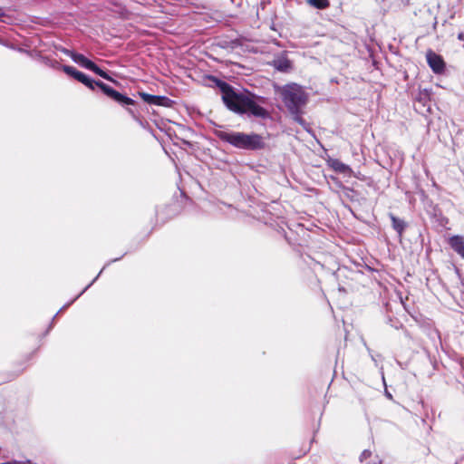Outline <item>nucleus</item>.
Returning a JSON list of instances; mask_svg holds the SVG:
<instances>
[{
	"instance_id": "12",
	"label": "nucleus",
	"mask_w": 464,
	"mask_h": 464,
	"mask_svg": "<svg viewBox=\"0 0 464 464\" xmlns=\"http://www.w3.org/2000/svg\"><path fill=\"white\" fill-rule=\"evenodd\" d=\"M307 4L317 9H325L329 6V0H306Z\"/></svg>"
},
{
	"instance_id": "18",
	"label": "nucleus",
	"mask_w": 464,
	"mask_h": 464,
	"mask_svg": "<svg viewBox=\"0 0 464 464\" xmlns=\"http://www.w3.org/2000/svg\"><path fill=\"white\" fill-rule=\"evenodd\" d=\"M367 464H382L381 461H378V462H369Z\"/></svg>"
},
{
	"instance_id": "13",
	"label": "nucleus",
	"mask_w": 464,
	"mask_h": 464,
	"mask_svg": "<svg viewBox=\"0 0 464 464\" xmlns=\"http://www.w3.org/2000/svg\"><path fill=\"white\" fill-rule=\"evenodd\" d=\"M391 219H392V227L393 228L400 234L401 235V233L403 232L404 228H405V223L403 222V220L400 219V218H397L396 217L394 216H391Z\"/></svg>"
},
{
	"instance_id": "4",
	"label": "nucleus",
	"mask_w": 464,
	"mask_h": 464,
	"mask_svg": "<svg viewBox=\"0 0 464 464\" xmlns=\"http://www.w3.org/2000/svg\"><path fill=\"white\" fill-rule=\"evenodd\" d=\"M217 136L223 141L229 143L235 148L256 150L265 147V141L261 135L256 133H244L237 131H217Z\"/></svg>"
},
{
	"instance_id": "8",
	"label": "nucleus",
	"mask_w": 464,
	"mask_h": 464,
	"mask_svg": "<svg viewBox=\"0 0 464 464\" xmlns=\"http://www.w3.org/2000/svg\"><path fill=\"white\" fill-rule=\"evenodd\" d=\"M327 164L333 170L337 173H342L347 176H351L353 174L352 169L337 159H329L327 160Z\"/></svg>"
},
{
	"instance_id": "19",
	"label": "nucleus",
	"mask_w": 464,
	"mask_h": 464,
	"mask_svg": "<svg viewBox=\"0 0 464 464\" xmlns=\"http://www.w3.org/2000/svg\"><path fill=\"white\" fill-rule=\"evenodd\" d=\"M81 295L79 294L75 298H73V300H72V303H74V301H76V298H78Z\"/></svg>"
},
{
	"instance_id": "15",
	"label": "nucleus",
	"mask_w": 464,
	"mask_h": 464,
	"mask_svg": "<svg viewBox=\"0 0 464 464\" xmlns=\"http://www.w3.org/2000/svg\"><path fill=\"white\" fill-rule=\"evenodd\" d=\"M102 272V270L99 273V275L88 285H86V287L80 293V295L84 293L95 282V280L98 278V276L101 275Z\"/></svg>"
},
{
	"instance_id": "5",
	"label": "nucleus",
	"mask_w": 464,
	"mask_h": 464,
	"mask_svg": "<svg viewBox=\"0 0 464 464\" xmlns=\"http://www.w3.org/2000/svg\"><path fill=\"white\" fill-rule=\"evenodd\" d=\"M63 53L66 55H68L69 57H71V59L74 63H78L82 67L95 72L96 74L100 75L101 77H102L105 80L112 81V79L109 76V74L106 72L102 71L100 67H98L93 62L89 60L83 54L77 53L75 52H72V51L67 50V49H64Z\"/></svg>"
},
{
	"instance_id": "20",
	"label": "nucleus",
	"mask_w": 464,
	"mask_h": 464,
	"mask_svg": "<svg viewBox=\"0 0 464 464\" xmlns=\"http://www.w3.org/2000/svg\"><path fill=\"white\" fill-rule=\"evenodd\" d=\"M81 295L79 294L75 298H73V300H72V303H74V301H76V298H78Z\"/></svg>"
},
{
	"instance_id": "10",
	"label": "nucleus",
	"mask_w": 464,
	"mask_h": 464,
	"mask_svg": "<svg viewBox=\"0 0 464 464\" xmlns=\"http://www.w3.org/2000/svg\"><path fill=\"white\" fill-rule=\"evenodd\" d=\"M142 100L150 104L154 105H166L169 102V99L164 96H157V95H151L149 93L141 92L140 93Z\"/></svg>"
},
{
	"instance_id": "1",
	"label": "nucleus",
	"mask_w": 464,
	"mask_h": 464,
	"mask_svg": "<svg viewBox=\"0 0 464 464\" xmlns=\"http://www.w3.org/2000/svg\"><path fill=\"white\" fill-rule=\"evenodd\" d=\"M219 87L222 92V100L230 111L238 114L249 113L259 118L268 116L266 110L257 104L251 96L235 92L226 82H221Z\"/></svg>"
},
{
	"instance_id": "14",
	"label": "nucleus",
	"mask_w": 464,
	"mask_h": 464,
	"mask_svg": "<svg viewBox=\"0 0 464 464\" xmlns=\"http://www.w3.org/2000/svg\"><path fill=\"white\" fill-rule=\"evenodd\" d=\"M371 456H372V451L369 450H364L360 456V461H363V460L369 459Z\"/></svg>"
},
{
	"instance_id": "11",
	"label": "nucleus",
	"mask_w": 464,
	"mask_h": 464,
	"mask_svg": "<svg viewBox=\"0 0 464 464\" xmlns=\"http://www.w3.org/2000/svg\"><path fill=\"white\" fill-rule=\"evenodd\" d=\"M273 66L280 72H287L291 69V62L285 57H278L273 61Z\"/></svg>"
},
{
	"instance_id": "6",
	"label": "nucleus",
	"mask_w": 464,
	"mask_h": 464,
	"mask_svg": "<svg viewBox=\"0 0 464 464\" xmlns=\"http://www.w3.org/2000/svg\"><path fill=\"white\" fill-rule=\"evenodd\" d=\"M63 53L66 55H68L69 57H71V59L74 63H78L82 67L95 72L96 74L100 75L101 77H102L105 80L112 81V79L109 76V74L106 72L102 71L100 67H98L93 62L89 60L83 54L77 53L75 52H72V51L67 50V49H64Z\"/></svg>"
},
{
	"instance_id": "3",
	"label": "nucleus",
	"mask_w": 464,
	"mask_h": 464,
	"mask_svg": "<svg viewBox=\"0 0 464 464\" xmlns=\"http://www.w3.org/2000/svg\"><path fill=\"white\" fill-rule=\"evenodd\" d=\"M63 71L68 74L69 76H72L78 82H82L85 86H87L91 90H94L95 86L99 87L107 96L114 100L115 102H119L122 105H132L134 104V101L127 96L122 95L119 92L115 91L111 87L108 86L107 84L103 83L100 81H94L91 78H89L86 74L83 72L76 70L72 66L69 65H63Z\"/></svg>"
},
{
	"instance_id": "7",
	"label": "nucleus",
	"mask_w": 464,
	"mask_h": 464,
	"mask_svg": "<svg viewBox=\"0 0 464 464\" xmlns=\"http://www.w3.org/2000/svg\"><path fill=\"white\" fill-rule=\"evenodd\" d=\"M426 59L429 66L434 73L440 74L444 72L445 63L440 55L431 50H429L426 53Z\"/></svg>"
},
{
	"instance_id": "2",
	"label": "nucleus",
	"mask_w": 464,
	"mask_h": 464,
	"mask_svg": "<svg viewBox=\"0 0 464 464\" xmlns=\"http://www.w3.org/2000/svg\"><path fill=\"white\" fill-rule=\"evenodd\" d=\"M274 89L281 96L294 121L303 126L304 129L308 130V124L301 117L302 108L307 102V94L303 87L292 82L283 86L274 84Z\"/></svg>"
},
{
	"instance_id": "9",
	"label": "nucleus",
	"mask_w": 464,
	"mask_h": 464,
	"mask_svg": "<svg viewBox=\"0 0 464 464\" xmlns=\"http://www.w3.org/2000/svg\"><path fill=\"white\" fill-rule=\"evenodd\" d=\"M451 248L464 258V237L452 236L448 240Z\"/></svg>"
},
{
	"instance_id": "17",
	"label": "nucleus",
	"mask_w": 464,
	"mask_h": 464,
	"mask_svg": "<svg viewBox=\"0 0 464 464\" xmlns=\"http://www.w3.org/2000/svg\"><path fill=\"white\" fill-rule=\"evenodd\" d=\"M24 464H35L34 463L32 460L30 459H27L26 461L24 462Z\"/></svg>"
},
{
	"instance_id": "16",
	"label": "nucleus",
	"mask_w": 464,
	"mask_h": 464,
	"mask_svg": "<svg viewBox=\"0 0 464 464\" xmlns=\"http://www.w3.org/2000/svg\"><path fill=\"white\" fill-rule=\"evenodd\" d=\"M5 15V11L3 8L0 7V17Z\"/></svg>"
}]
</instances>
